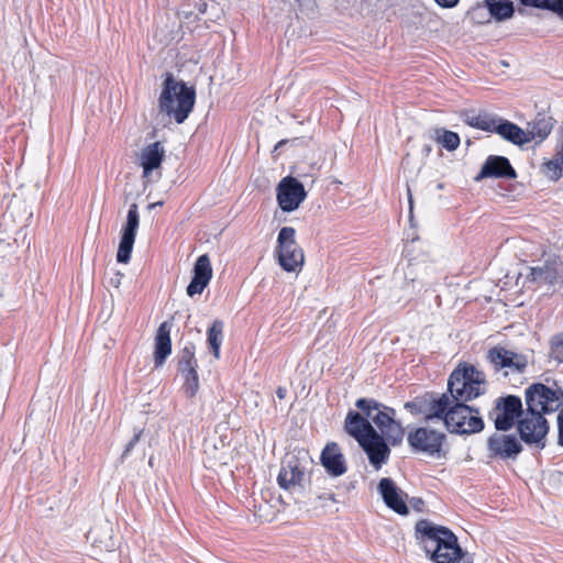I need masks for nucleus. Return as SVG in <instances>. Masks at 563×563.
<instances>
[{
  "label": "nucleus",
  "mask_w": 563,
  "mask_h": 563,
  "mask_svg": "<svg viewBox=\"0 0 563 563\" xmlns=\"http://www.w3.org/2000/svg\"><path fill=\"white\" fill-rule=\"evenodd\" d=\"M525 398L527 410L518 421L520 439L527 444L542 449L549 431L544 415L559 410L563 405V391L542 383H534L526 389Z\"/></svg>",
  "instance_id": "f257e3e1"
},
{
  "label": "nucleus",
  "mask_w": 563,
  "mask_h": 563,
  "mask_svg": "<svg viewBox=\"0 0 563 563\" xmlns=\"http://www.w3.org/2000/svg\"><path fill=\"white\" fill-rule=\"evenodd\" d=\"M416 539L434 563H474L473 555L462 550L445 527L422 519L416 525Z\"/></svg>",
  "instance_id": "f03ea898"
},
{
  "label": "nucleus",
  "mask_w": 563,
  "mask_h": 563,
  "mask_svg": "<svg viewBox=\"0 0 563 563\" xmlns=\"http://www.w3.org/2000/svg\"><path fill=\"white\" fill-rule=\"evenodd\" d=\"M344 430L357 441L375 470H379L388 461L390 455L388 440L379 434L366 419H363L361 413L349 411Z\"/></svg>",
  "instance_id": "7ed1b4c3"
},
{
  "label": "nucleus",
  "mask_w": 563,
  "mask_h": 563,
  "mask_svg": "<svg viewBox=\"0 0 563 563\" xmlns=\"http://www.w3.org/2000/svg\"><path fill=\"white\" fill-rule=\"evenodd\" d=\"M196 100L194 87L187 86L184 81L175 80L173 74L167 73L163 89L158 99L161 112L181 124L192 111Z\"/></svg>",
  "instance_id": "20e7f679"
},
{
  "label": "nucleus",
  "mask_w": 563,
  "mask_h": 563,
  "mask_svg": "<svg viewBox=\"0 0 563 563\" xmlns=\"http://www.w3.org/2000/svg\"><path fill=\"white\" fill-rule=\"evenodd\" d=\"M357 411L371 424L374 423L379 434H383L391 445H398L404 439V429L399 421L396 420V411L394 408L378 402L373 398H360L355 402Z\"/></svg>",
  "instance_id": "39448f33"
},
{
  "label": "nucleus",
  "mask_w": 563,
  "mask_h": 563,
  "mask_svg": "<svg viewBox=\"0 0 563 563\" xmlns=\"http://www.w3.org/2000/svg\"><path fill=\"white\" fill-rule=\"evenodd\" d=\"M485 393V375L472 365L456 367L448 380V394L453 402L466 404Z\"/></svg>",
  "instance_id": "423d86ee"
},
{
  "label": "nucleus",
  "mask_w": 563,
  "mask_h": 563,
  "mask_svg": "<svg viewBox=\"0 0 563 563\" xmlns=\"http://www.w3.org/2000/svg\"><path fill=\"white\" fill-rule=\"evenodd\" d=\"M407 441L412 452L437 460L445 459L449 452L445 433L429 426L410 431Z\"/></svg>",
  "instance_id": "0eeeda50"
},
{
  "label": "nucleus",
  "mask_w": 563,
  "mask_h": 563,
  "mask_svg": "<svg viewBox=\"0 0 563 563\" xmlns=\"http://www.w3.org/2000/svg\"><path fill=\"white\" fill-rule=\"evenodd\" d=\"M445 428L451 433L471 434L484 429V421L477 410L463 402H453L445 416Z\"/></svg>",
  "instance_id": "6e6552de"
},
{
  "label": "nucleus",
  "mask_w": 563,
  "mask_h": 563,
  "mask_svg": "<svg viewBox=\"0 0 563 563\" xmlns=\"http://www.w3.org/2000/svg\"><path fill=\"white\" fill-rule=\"evenodd\" d=\"M296 231L291 227H283L277 236V257L282 268L286 272H297L301 269L305 256L300 246L297 244Z\"/></svg>",
  "instance_id": "1a4fd4ad"
},
{
  "label": "nucleus",
  "mask_w": 563,
  "mask_h": 563,
  "mask_svg": "<svg viewBox=\"0 0 563 563\" xmlns=\"http://www.w3.org/2000/svg\"><path fill=\"white\" fill-rule=\"evenodd\" d=\"M520 416H525L522 401L514 395L497 398L495 407L488 413V418L494 421L495 428L499 431L511 429Z\"/></svg>",
  "instance_id": "9d476101"
},
{
  "label": "nucleus",
  "mask_w": 563,
  "mask_h": 563,
  "mask_svg": "<svg viewBox=\"0 0 563 563\" xmlns=\"http://www.w3.org/2000/svg\"><path fill=\"white\" fill-rule=\"evenodd\" d=\"M486 357L496 372L504 371V376L522 374L528 366V357L525 354L512 352L503 346L492 347Z\"/></svg>",
  "instance_id": "9b49d317"
},
{
  "label": "nucleus",
  "mask_w": 563,
  "mask_h": 563,
  "mask_svg": "<svg viewBox=\"0 0 563 563\" xmlns=\"http://www.w3.org/2000/svg\"><path fill=\"white\" fill-rule=\"evenodd\" d=\"M277 202L285 212H291L299 208L306 199L307 192L303 185L295 177H284L277 186Z\"/></svg>",
  "instance_id": "f8f14e48"
},
{
  "label": "nucleus",
  "mask_w": 563,
  "mask_h": 563,
  "mask_svg": "<svg viewBox=\"0 0 563 563\" xmlns=\"http://www.w3.org/2000/svg\"><path fill=\"white\" fill-rule=\"evenodd\" d=\"M140 225L139 208L136 203L130 205L126 222L121 230V240L117 252V261L122 264L129 263L135 242L136 232Z\"/></svg>",
  "instance_id": "ddd939ff"
},
{
  "label": "nucleus",
  "mask_w": 563,
  "mask_h": 563,
  "mask_svg": "<svg viewBox=\"0 0 563 563\" xmlns=\"http://www.w3.org/2000/svg\"><path fill=\"white\" fill-rule=\"evenodd\" d=\"M528 278L539 284L563 289V263L556 257H549L542 265L530 268Z\"/></svg>",
  "instance_id": "4468645a"
},
{
  "label": "nucleus",
  "mask_w": 563,
  "mask_h": 563,
  "mask_svg": "<svg viewBox=\"0 0 563 563\" xmlns=\"http://www.w3.org/2000/svg\"><path fill=\"white\" fill-rule=\"evenodd\" d=\"M487 450L489 459L516 460L522 445L514 435L494 433L487 440Z\"/></svg>",
  "instance_id": "2eb2a0df"
},
{
  "label": "nucleus",
  "mask_w": 563,
  "mask_h": 563,
  "mask_svg": "<svg viewBox=\"0 0 563 563\" xmlns=\"http://www.w3.org/2000/svg\"><path fill=\"white\" fill-rule=\"evenodd\" d=\"M305 479V468L301 467L299 461L292 456L283 463L277 476L278 485L287 490L301 489Z\"/></svg>",
  "instance_id": "dca6fc26"
},
{
  "label": "nucleus",
  "mask_w": 563,
  "mask_h": 563,
  "mask_svg": "<svg viewBox=\"0 0 563 563\" xmlns=\"http://www.w3.org/2000/svg\"><path fill=\"white\" fill-rule=\"evenodd\" d=\"M492 177L515 179L517 177V173L507 157L490 155L486 158L481 172L475 177V180L479 181L484 178Z\"/></svg>",
  "instance_id": "f3484780"
},
{
  "label": "nucleus",
  "mask_w": 563,
  "mask_h": 563,
  "mask_svg": "<svg viewBox=\"0 0 563 563\" xmlns=\"http://www.w3.org/2000/svg\"><path fill=\"white\" fill-rule=\"evenodd\" d=\"M212 278V267L207 254L200 255L194 266V277L187 286V295L194 297L200 295Z\"/></svg>",
  "instance_id": "a211bd4d"
},
{
  "label": "nucleus",
  "mask_w": 563,
  "mask_h": 563,
  "mask_svg": "<svg viewBox=\"0 0 563 563\" xmlns=\"http://www.w3.org/2000/svg\"><path fill=\"white\" fill-rule=\"evenodd\" d=\"M378 492L386 506L399 515H407L408 507L404 499V494L391 478L384 477L378 483Z\"/></svg>",
  "instance_id": "6ab92c4d"
},
{
  "label": "nucleus",
  "mask_w": 563,
  "mask_h": 563,
  "mask_svg": "<svg viewBox=\"0 0 563 563\" xmlns=\"http://www.w3.org/2000/svg\"><path fill=\"white\" fill-rule=\"evenodd\" d=\"M320 460L325 471L334 477L341 476L346 472L344 455L340 446L334 442L328 443L324 446Z\"/></svg>",
  "instance_id": "aec40b11"
},
{
  "label": "nucleus",
  "mask_w": 563,
  "mask_h": 563,
  "mask_svg": "<svg viewBox=\"0 0 563 563\" xmlns=\"http://www.w3.org/2000/svg\"><path fill=\"white\" fill-rule=\"evenodd\" d=\"M452 405L453 401L448 393L441 395L427 393L426 420L439 419L445 424V416L451 410Z\"/></svg>",
  "instance_id": "412c9836"
},
{
  "label": "nucleus",
  "mask_w": 563,
  "mask_h": 563,
  "mask_svg": "<svg viewBox=\"0 0 563 563\" xmlns=\"http://www.w3.org/2000/svg\"><path fill=\"white\" fill-rule=\"evenodd\" d=\"M87 540L100 551L111 552L117 547L112 534V526L109 521H104L91 528L87 532Z\"/></svg>",
  "instance_id": "4be33fe9"
},
{
  "label": "nucleus",
  "mask_w": 563,
  "mask_h": 563,
  "mask_svg": "<svg viewBox=\"0 0 563 563\" xmlns=\"http://www.w3.org/2000/svg\"><path fill=\"white\" fill-rule=\"evenodd\" d=\"M165 156V148L161 142H154L145 146L140 154V165L143 168V177L147 178L157 169Z\"/></svg>",
  "instance_id": "5701e85b"
},
{
  "label": "nucleus",
  "mask_w": 563,
  "mask_h": 563,
  "mask_svg": "<svg viewBox=\"0 0 563 563\" xmlns=\"http://www.w3.org/2000/svg\"><path fill=\"white\" fill-rule=\"evenodd\" d=\"M172 353L170 324L163 322L156 332L154 361L156 366L164 364Z\"/></svg>",
  "instance_id": "b1692460"
},
{
  "label": "nucleus",
  "mask_w": 563,
  "mask_h": 563,
  "mask_svg": "<svg viewBox=\"0 0 563 563\" xmlns=\"http://www.w3.org/2000/svg\"><path fill=\"white\" fill-rule=\"evenodd\" d=\"M553 129V119L544 113H538L537 117L527 125L528 143L532 140L542 142L548 137Z\"/></svg>",
  "instance_id": "393cba45"
},
{
  "label": "nucleus",
  "mask_w": 563,
  "mask_h": 563,
  "mask_svg": "<svg viewBox=\"0 0 563 563\" xmlns=\"http://www.w3.org/2000/svg\"><path fill=\"white\" fill-rule=\"evenodd\" d=\"M495 133L499 134L504 140L515 144V145H523L528 143L527 133L517 124L504 120L501 118L498 119L496 124Z\"/></svg>",
  "instance_id": "a878e982"
},
{
  "label": "nucleus",
  "mask_w": 563,
  "mask_h": 563,
  "mask_svg": "<svg viewBox=\"0 0 563 563\" xmlns=\"http://www.w3.org/2000/svg\"><path fill=\"white\" fill-rule=\"evenodd\" d=\"M498 117L487 112H467L464 114V122L486 132H494L498 122Z\"/></svg>",
  "instance_id": "bb28decb"
},
{
  "label": "nucleus",
  "mask_w": 563,
  "mask_h": 563,
  "mask_svg": "<svg viewBox=\"0 0 563 563\" xmlns=\"http://www.w3.org/2000/svg\"><path fill=\"white\" fill-rule=\"evenodd\" d=\"M484 7L489 14L497 21H504L512 16L515 12L510 0H484Z\"/></svg>",
  "instance_id": "cd10ccee"
},
{
  "label": "nucleus",
  "mask_w": 563,
  "mask_h": 563,
  "mask_svg": "<svg viewBox=\"0 0 563 563\" xmlns=\"http://www.w3.org/2000/svg\"><path fill=\"white\" fill-rule=\"evenodd\" d=\"M197 360L195 357V345L192 343H187L178 355V369L180 374L191 375L197 372Z\"/></svg>",
  "instance_id": "c85d7f7f"
},
{
  "label": "nucleus",
  "mask_w": 563,
  "mask_h": 563,
  "mask_svg": "<svg viewBox=\"0 0 563 563\" xmlns=\"http://www.w3.org/2000/svg\"><path fill=\"white\" fill-rule=\"evenodd\" d=\"M431 139L441 144L446 151H455L460 145V136L457 133L435 128L431 131Z\"/></svg>",
  "instance_id": "c756f323"
},
{
  "label": "nucleus",
  "mask_w": 563,
  "mask_h": 563,
  "mask_svg": "<svg viewBox=\"0 0 563 563\" xmlns=\"http://www.w3.org/2000/svg\"><path fill=\"white\" fill-rule=\"evenodd\" d=\"M209 347L212 351L213 356L218 360L220 357V346L223 341V322L214 320L211 327L208 329L207 338Z\"/></svg>",
  "instance_id": "7c9ffc66"
},
{
  "label": "nucleus",
  "mask_w": 563,
  "mask_h": 563,
  "mask_svg": "<svg viewBox=\"0 0 563 563\" xmlns=\"http://www.w3.org/2000/svg\"><path fill=\"white\" fill-rule=\"evenodd\" d=\"M405 408L411 413L422 415L426 418L427 393L422 396L416 397L410 401H407L405 404Z\"/></svg>",
  "instance_id": "2f4dec72"
},
{
  "label": "nucleus",
  "mask_w": 563,
  "mask_h": 563,
  "mask_svg": "<svg viewBox=\"0 0 563 563\" xmlns=\"http://www.w3.org/2000/svg\"><path fill=\"white\" fill-rule=\"evenodd\" d=\"M185 382H184V385H183V388H184V391L185 394L188 396V397H194L198 389H199V377H198V373H194L191 375H184L183 376Z\"/></svg>",
  "instance_id": "473e14b6"
},
{
  "label": "nucleus",
  "mask_w": 563,
  "mask_h": 563,
  "mask_svg": "<svg viewBox=\"0 0 563 563\" xmlns=\"http://www.w3.org/2000/svg\"><path fill=\"white\" fill-rule=\"evenodd\" d=\"M551 356L563 363V333L555 335L551 342Z\"/></svg>",
  "instance_id": "72a5a7b5"
},
{
  "label": "nucleus",
  "mask_w": 563,
  "mask_h": 563,
  "mask_svg": "<svg viewBox=\"0 0 563 563\" xmlns=\"http://www.w3.org/2000/svg\"><path fill=\"white\" fill-rule=\"evenodd\" d=\"M542 10L555 13L563 21V0H545Z\"/></svg>",
  "instance_id": "f704fd0d"
},
{
  "label": "nucleus",
  "mask_w": 563,
  "mask_h": 563,
  "mask_svg": "<svg viewBox=\"0 0 563 563\" xmlns=\"http://www.w3.org/2000/svg\"><path fill=\"white\" fill-rule=\"evenodd\" d=\"M142 433H143L142 430L135 432V434L129 441V443L126 444V446H125V449H124V451L122 453V456H121L122 460L125 459L131 453V451L133 450L135 444L140 441Z\"/></svg>",
  "instance_id": "c9c22d12"
},
{
  "label": "nucleus",
  "mask_w": 563,
  "mask_h": 563,
  "mask_svg": "<svg viewBox=\"0 0 563 563\" xmlns=\"http://www.w3.org/2000/svg\"><path fill=\"white\" fill-rule=\"evenodd\" d=\"M124 277V274L120 272H114L111 276L107 278V283L109 286L118 289L122 283V279Z\"/></svg>",
  "instance_id": "e433bc0d"
},
{
  "label": "nucleus",
  "mask_w": 563,
  "mask_h": 563,
  "mask_svg": "<svg viewBox=\"0 0 563 563\" xmlns=\"http://www.w3.org/2000/svg\"><path fill=\"white\" fill-rule=\"evenodd\" d=\"M521 4L532 8L542 9L545 0H519Z\"/></svg>",
  "instance_id": "4c0bfd02"
},
{
  "label": "nucleus",
  "mask_w": 563,
  "mask_h": 563,
  "mask_svg": "<svg viewBox=\"0 0 563 563\" xmlns=\"http://www.w3.org/2000/svg\"><path fill=\"white\" fill-rule=\"evenodd\" d=\"M559 444L563 446V409L558 416Z\"/></svg>",
  "instance_id": "58836bf2"
},
{
  "label": "nucleus",
  "mask_w": 563,
  "mask_h": 563,
  "mask_svg": "<svg viewBox=\"0 0 563 563\" xmlns=\"http://www.w3.org/2000/svg\"><path fill=\"white\" fill-rule=\"evenodd\" d=\"M442 8H453L460 0H434Z\"/></svg>",
  "instance_id": "ea45409f"
},
{
  "label": "nucleus",
  "mask_w": 563,
  "mask_h": 563,
  "mask_svg": "<svg viewBox=\"0 0 563 563\" xmlns=\"http://www.w3.org/2000/svg\"><path fill=\"white\" fill-rule=\"evenodd\" d=\"M411 505L416 510L420 511L422 509L423 501L420 498H412Z\"/></svg>",
  "instance_id": "a19ab883"
},
{
  "label": "nucleus",
  "mask_w": 563,
  "mask_h": 563,
  "mask_svg": "<svg viewBox=\"0 0 563 563\" xmlns=\"http://www.w3.org/2000/svg\"><path fill=\"white\" fill-rule=\"evenodd\" d=\"M276 395L279 399H284L287 395V389L285 387L279 386L276 390Z\"/></svg>",
  "instance_id": "79ce46f5"
},
{
  "label": "nucleus",
  "mask_w": 563,
  "mask_h": 563,
  "mask_svg": "<svg viewBox=\"0 0 563 563\" xmlns=\"http://www.w3.org/2000/svg\"><path fill=\"white\" fill-rule=\"evenodd\" d=\"M162 205H163L162 201L154 202V203L148 205V209L157 208V206H162Z\"/></svg>",
  "instance_id": "37998d69"
},
{
  "label": "nucleus",
  "mask_w": 563,
  "mask_h": 563,
  "mask_svg": "<svg viewBox=\"0 0 563 563\" xmlns=\"http://www.w3.org/2000/svg\"><path fill=\"white\" fill-rule=\"evenodd\" d=\"M423 151H424L427 154H429V153L431 152V146H430V145H426V146L423 147Z\"/></svg>",
  "instance_id": "c03bdc74"
},
{
  "label": "nucleus",
  "mask_w": 563,
  "mask_h": 563,
  "mask_svg": "<svg viewBox=\"0 0 563 563\" xmlns=\"http://www.w3.org/2000/svg\"><path fill=\"white\" fill-rule=\"evenodd\" d=\"M481 9L479 7L478 8H473L472 11L470 12L472 15H474L476 13V11ZM472 19H474V16H472Z\"/></svg>",
  "instance_id": "a18cd8bd"
},
{
  "label": "nucleus",
  "mask_w": 563,
  "mask_h": 563,
  "mask_svg": "<svg viewBox=\"0 0 563 563\" xmlns=\"http://www.w3.org/2000/svg\"><path fill=\"white\" fill-rule=\"evenodd\" d=\"M409 203H410V212L412 211V200L411 198H409Z\"/></svg>",
  "instance_id": "49530a36"
},
{
  "label": "nucleus",
  "mask_w": 563,
  "mask_h": 563,
  "mask_svg": "<svg viewBox=\"0 0 563 563\" xmlns=\"http://www.w3.org/2000/svg\"><path fill=\"white\" fill-rule=\"evenodd\" d=\"M328 497H329L331 500H334V498H333V495H332V494H328Z\"/></svg>",
  "instance_id": "de8ad7c7"
},
{
  "label": "nucleus",
  "mask_w": 563,
  "mask_h": 563,
  "mask_svg": "<svg viewBox=\"0 0 563 563\" xmlns=\"http://www.w3.org/2000/svg\"><path fill=\"white\" fill-rule=\"evenodd\" d=\"M283 143H284L283 141H282V142H278V144H277L276 148H277L278 146H280Z\"/></svg>",
  "instance_id": "09e8293b"
}]
</instances>
